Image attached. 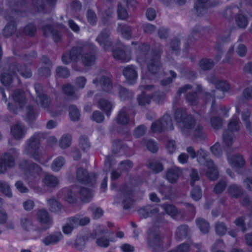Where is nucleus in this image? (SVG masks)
Wrapping results in <instances>:
<instances>
[{
	"label": "nucleus",
	"mask_w": 252,
	"mask_h": 252,
	"mask_svg": "<svg viewBox=\"0 0 252 252\" xmlns=\"http://www.w3.org/2000/svg\"><path fill=\"white\" fill-rule=\"evenodd\" d=\"M91 48L94 50V46L86 42H79L76 46L72 47L70 50L63 54L62 62L65 64H68L72 62L77 63L80 61L83 53Z\"/></svg>",
	"instance_id": "1"
},
{
	"label": "nucleus",
	"mask_w": 252,
	"mask_h": 252,
	"mask_svg": "<svg viewBox=\"0 0 252 252\" xmlns=\"http://www.w3.org/2000/svg\"><path fill=\"white\" fill-rule=\"evenodd\" d=\"M43 136L44 134L41 132L35 133L27 140L25 147V153L38 161H40L43 157L39 148L40 139Z\"/></svg>",
	"instance_id": "2"
},
{
	"label": "nucleus",
	"mask_w": 252,
	"mask_h": 252,
	"mask_svg": "<svg viewBox=\"0 0 252 252\" xmlns=\"http://www.w3.org/2000/svg\"><path fill=\"white\" fill-rule=\"evenodd\" d=\"M17 72L26 78H30L32 76V73L30 68L26 66H20L19 64L13 63L9 66L7 72H4L0 75V81L1 83L5 85L8 86L11 83L13 79V76H15Z\"/></svg>",
	"instance_id": "3"
},
{
	"label": "nucleus",
	"mask_w": 252,
	"mask_h": 252,
	"mask_svg": "<svg viewBox=\"0 0 252 252\" xmlns=\"http://www.w3.org/2000/svg\"><path fill=\"white\" fill-rule=\"evenodd\" d=\"M19 153L15 148H12L0 156V174H5L8 169L15 167Z\"/></svg>",
	"instance_id": "4"
},
{
	"label": "nucleus",
	"mask_w": 252,
	"mask_h": 252,
	"mask_svg": "<svg viewBox=\"0 0 252 252\" xmlns=\"http://www.w3.org/2000/svg\"><path fill=\"white\" fill-rule=\"evenodd\" d=\"M175 119L182 127V130L185 132L186 129H190L195 125V120L190 115H188L185 108L178 109L175 112Z\"/></svg>",
	"instance_id": "5"
},
{
	"label": "nucleus",
	"mask_w": 252,
	"mask_h": 252,
	"mask_svg": "<svg viewBox=\"0 0 252 252\" xmlns=\"http://www.w3.org/2000/svg\"><path fill=\"white\" fill-rule=\"evenodd\" d=\"M12 97L14 102L18 104L19 106L8 103L7 104L8 109L11 113L17 114L21 110L27 102V98L25 93L20 89H18L13 92Z\"/></svg>",
	"instance_id": "6"
},
{
	"label": "nucleus",
	"mask_w": 252,
	"mask_h": 252,
	"mask_svg": "<svg viewBox=\"0 0 252 252\" xmlns=\"http://www.w3.org/2000/svg\"><path fill=\"white\" fill-rule=\"evenodd\" d=\"M19 167L27 177L31 179L38 177L41 172V168L38 164L28 160L21 161Z\"/></svg>",
	"instance_id": "7"
},
{
	"label": "nucleus",
	"mask_w": 252,
	"mask_h": 252,
	"mask_svg": "<svg viewBox=\"0 0 252 252\" xmlns=\"http://www.w3.org/2000/svg\"><path fill=\"white\" fill-rule=\"evenodd\" d=\"M161 54V51L160 49H158V52H153L149 58L144 62L146 63L147 69L151 74L158 73L160 69V59Z\"/></svg>",
	"instance_id": "8"
},
{
	"label": "nucleus",
	"mask_w": 252,
	"mask_h": 252,
	"mask_svg": "<svg viewBox=\"0 0 252 252\" xmlns=\"http://www.w3.org/2000/svg\"><path fill=\"white\" fill-rule=\"evenodd\" d=\"M207 79L209 82L215 85L216 89L215 93H220L219 95L215 94L216 97L218 98L224 97L225 92L229 90V85L226 81L219 80L213 75L208 76Z\"/></svg>",
	"instance_id": "9"
},
{
	"label": "nucleus",
	"mask_w": 252,
	"mask_h": 252,
	"mask_svg": "<svg viewBox=\"0 0 252 252\" xmlns=\"http://www.w3.org/2000/svg\"><path fill=\"white\" fill-rule=\"evenodd\" d=\"M149 247L154 252H158L162 247V238L158 231H150L147 237Z\"/></svg>",
	"instance_id": "10"
},
{
	"label": "nucleus",
	"mask_w": 252,
	"mask_h": 252,
	"mask_svg": "<svg viewBox=\"0 0 252 252\" xmlns=\"http://www.w3.org/2000/svg\"><path fill=\"white\" fill-rule=\"evenodd\" d=\"M77 180L83 184L93 186L95 183L96 176L94 173L89 174L87 171L82 168H79L76 171Z\"/></svg>",
	"instance_id": "11"
},
{
	"label": "nucleus",
	"mask_w": 252,
	"mask_h": 252,
	"mask_svg": "<svg viewBox=\"0 0 252 252\" xmlns=\"http://www.w3.org/2000/svg\"><path fill=\"white\" fill-rule=\"evenodd\" d=\"M150 45L147 43H143L138 47L137 51V61L140 64L144 63L149 58L153 52H158V50H153L150 52Z\"/></svg>",
	"instance_id": "12"
},
{
	"label": "nucleus",
	"mask_w": 252,
	"mask_h": 252,
	"mask_svg": "<svg viewBox=\"0 0 252 252\" xmlns=\"http://www.w3.org/2000/svg\"><path fill=\"white\" fill-rule=\"evenodd\" d=\"M16 13V11H15L14 12H11L12 16L6 15L4 16L5 19L8 22V24L3 29V34L6 37H9L16 32V26L14 16H15Z\"/></svg>",
	"instance_id": "13"
},
{
	"label": "nucleus",
	"mask_w": 252,
	"mask_h": 252,
	"mask_svg": "<svg viewBox=\"0 0 252 252\" xmlns=\"http://www.w3.org/2000/svg\"><path fill=\"white\" fill-rule=\"evenodd\" d=\"M122 192V196L123 198V204H124V208L127 209L130 208L133 203L132 197L133 196L132 190L128 186L124 185L121 188Z\"/></svg>",
	"instance_id": "14"
},
{
	"label": "nucleus",
	"mask_w": 252,
	"mask_h": 252,
	"mask_svg": "<svg viewBox=\"0 0 252 252\" xmlns=\"http://www.w3.org/2000/svg\"><path fill=\"white\" fill-rule=\"evenodd\" d=\"M96 47L94 46V50L91 48L89 49L87 51L83 53L81 57L80 61L83 65L84 66H91L94 65L95 63L96 60V56L94 52L96 50Z\"/></svg>",
	"instance_id": "15"
},
{
	"label": "nucleus",
	"mask_w": 252,
	"mask_h": 252,
	"mask_svg": "<svg viewBox=\"0 0 252 252\" xmlns=\"http://www.w3.org/2000/svg\"><path fill=\"white\" fill-rule=\"evenodd\" d=\"M110 34V31L108 29H104L101 32L96 38V40L105 50H107L112 46L111 42L109 39Z\"/></svg>",
	"instance_id": "16"
},
{
	"label": "nucleus",
	"mask_w": 252,
	"mask_h": 252,
	"mask_svg": "<svg viewBox=\"0 0 252 252\" xmlns=\"http://www.w3.org/2000/svg\"><path fill=\"white\" fill-rule=\"evenodd\" d=\"M63 238V235L60 231H55L45 236L42 242L46 246L56 245Z\"/></svg>",
	"instance_id": "17"
},
{
	"label": "nucleus",
	"mask_w": 252,
	"mask_h": 252,
	"mask_svg": "<svg viewBox=\"0 0 252 252\" xmlns=\"http://www.w3.org/2000/svg\"><path fill=\"white\" fill-rule=\"evenodd\" d=\"M123 73L127 83L129 84H133L137 78V73L135 67L132 65H127L123 70Z\"/></svg>",
	"instance_id": "18"
},
{
	"label": "nucleus",
	"mask_w": 252,
	"mask_h": 252,
	"mask_svg": "<svg viewBox=\"0 0 252 252\" xmlns=\"http://www.w3.org/2000/svg\"><path fill=\"white\" fill-rule=\"evenodd\" d=\"M229 196L232 198L237 199L242 197L245 191L242 187L239 185L233 184L229 185L227 189Z\"/></svg>",
	"instance_id": "19"
},
{
	"label": "nucleus",
	"mask_w": 252,
	"mask_h": 252,
	"mask_svg": "<svg viewBox=\"0 0 252 252\" xmlns=\"http://www.w3.org/2000/svg\"><path fill=\"white\" fill-rule=\"evenodd\" d=\"M204 165L207 167V177L211 180H216L218 178V171L212 160H206Z\"/></svg>",
	"instance_id": "20"
},
{
	"label": "nucleus",
	"mask_w": 252,
	"mask_h": 252,
	"mask_svg": "<svg viewBox=\"0 0 252 252\" xmlns=\"http://www.w3.org/2000/svg\"><path fill=\"white\" fill-rule=\"evenodd\" d=\"M11 132L16 139H20L25 136L26 130L24 125L22 123L18 122L11 127Z\"/></svg>",
	"instance_id": "21"
},
{
	"label": "nucleus",
	"mask_w": 252,
	"mask_h": 252,
	"mask_svg": "<svg viewBox=\"0 0 252 252\" xmlns=\"http://www.w3.org/2000/svg\"><path fill=\"white\" fill-rule=\"evenodd\" d=\"M37 220L42 224L51 225L53 222L51 216L45 209H41L37 211L36 214Z\"/></svg>",
	"instance_id": "22"
},
{
	"label": "nucleus",
	"mask_w": 252,
	"mask_h": 252,
	"mask_svg": "<svg viewBox=\"0 0 252 252\" xmlns=\"http://www.w3.org/2000/svg\"><path fill=\"white\" fill-rule=\"evenodd\" d=\"M42 31L45 36H48L50 34L52 35V38L55 42H58L61 40V33L53 29V27L50 25H45L42 27Z\"/></svg>",
	"instance_id": "23"
},
{
	"label": "nucleus",
	"mask_w": 252,
	"mask_h": 252,
	"mask_svg": "<svg viewBox=\"0 0 252 252\" xmlns=\"http://www.w3.org/2000/svg\"><path fill=\"white\" fill-rule=\"evenodd\" d=\"M189 229L187 225H181L176 229L175 238L177 241H182L189 236Z\"/></svg>",
	"instance_id": "24"
},
{
	"label": "nucleus",
	"mask_w": 252,
	"mask_h": 252,
	"mask_svg": "<svg viewBox=\"0 0 252 252\" xmlns=\"http://www.w3.org/2000/svg\"><path fill=\"white\" fill-rule=\"evenodd\" d=\"M113 55L115 59L124 62L129 61L131 58L130 51L126 49L125 51L123 49L117 48L113 51Z\"/></svg>",
	"instance_id": "25"
},
{
	"label": "nucleus",
	"mask_w": 252,
	"mask_h": 252,
	"mask_svg": "<svg viewBox=\"0 0 252 252\" xmlns=\"http://www.w3.org/2000/svg\"><path fill=\"white\" fill-rule=\"evenodd\" d=\"M181 173L180 169L176 167H174L168 169L166 173V178L171 183L176 182Z\"/></svg>",
	"instance_id": "26"
},
{
	"label": "nucleus",
	"mask_w": 252,
	"mask_h": 252,
	"mask_svg": "<svg viewBox=\"0 0 252 252\" xmlns=\"http://www.w3.org/2000/svg\"><path fill=\"white\" fill-rule=\"evenodd\" d=\"M42 182L44 186L49 188H55L59 184L58 178L50 174H47L44 177Z\"/></svg>",
	"instance_id": "27"
},
{
	"label": "nucleus",
	"mask_w": 252,
	"mask_h": 252,
	"mask_svg": "<svg viewBox=\"0 0 252 252\" xmlns=\"http://www.w3.org/2000/svg\"><path fill=\"white\" fill-rule=\"evenodd\" d=\"M128 109L126 107L122 108L119 111L117 117L118 123L122 125H126L128 124L129 121L128 114Z\"/></svg>",
	"instance_id": "28"
},
{
	"label": "nucleus",
	"mask_w": 252,
	"mask_h": 252,
	"mask_svg": "<svg viewBox=\"0 0 252 252\" xmlns=\"http://www.w3.org/2000/svg\"><path fill=\"white\" fill-rule=\"evenodd\" d=\"M158 211L159 210L158 208H152L150 206H147L139 209L138 213L141 218H146L152 215L158 213Z\"/></svg>",
	"instance_id": "29"
},
{
	"label": "nucleus",
	"mask_w": 252,
	"mask_h": 252,
	"mask_svg": "<svg viewBox=\"0 0 252 252\" xmlns=\"http://www.w3.org/2000/svg\"><path fill=\"white\" fill-rule=\"evenodd\" d=\"M76 222L72 217L67 219L65 224L62 227L63 232L65 234L71 233L73 229L77 227Z\"/></svg>",
	"instance_id": "30"
},
{
	"label": "nucleus",
	"mask_w": 252,
	"mask_h": 252,
	"mask_svg": "<svg viewBox=\"0 0 252 252\" xmlns=\"http://www.w3.org/2000/svg\"><path fill=\"white\" fill-rule=\"evenodd\" d=\"M115 88L118 91L119 97L122 100H126L133 96L131 92L121 85L115 86Z\"/></svg>",
	"instance_id": "31"
},
{
	"label": "nucleus",
	"mask_w": 252,
	"mask_h": 252,
	"mask_svg": "<svg viewBox=\"0 0 252 252\" xmlns=\"http://www.w3.org/2000/svg\"><path fill=\"white\" fill-rule=\"evenodd\" d=\"M47 206L50 211L54 213L60 212L62 208V205L54 198L47 200Z\"/></svg>",
	"instance_id": "32"
},
{
	"label": "nucleus",
	"mask_w": 252,
	"mask_h": 252,
	"mask_svg": "<svg viewBox=\"0 0 252 252\" xmlns=\"http://www.w3.org/2000/svg\"><path fill=\"white\" fill-rule=\"evenodd\" d=\"M235 23L236 25L241 29H245L249 23L248 18L243 14H238L235 16Z\"/></svg>",
	"instance_id": "33"
},
{
	"label": "nucleus",
	"mask_w": 252,
	"mask_h": 252,
	"mask_svg": "<svg viewBox=\"0 0 252 252\" xmlns=\"http://www.w3.org/2000/svg\"><path fill=\"white\" fill-rule=\"evenodd\" d=\"M196 223L200 231L203 233H207L210 229V225L208 222L202 218L196 219Z\"/></svg>",
	"instance_id": "34"
},
{
	"label": "nucleus",
	"mask_w": 252,
	"mask_h": 252,
	"mask_svg": "<svg viewBox=\"0 0 252 252\" xmlns=\"http://www.w3.org/2000/svg\"><path fill=\"white\" fill-rule=\"evenodd\" d=\"M240 198L241 199L239 200L240 203L250 211V216L252 215V200L248 195L246 194H244Z\"/></svg>",
	"instance_id": "35"
},
{
	"label": "nucleus",
	"mask_w": 252,
	"mask_h": 252,
	"mask_svg": "<svg viewBox=\"0 0 252 252\" xmlns=\"http://www.w3.org/2000/svg\"><path fill=\"white\" fill-rule=\"evenodd\" d=\"M37 103L43 108H47L51 102V99L44 94H39L37 96Z\"/></svg>",
	"instance_id": "36"
},
{
	"label": "nucleus",
	"mask_w": 252,
	"mask_h": 252,
	"mask_svg": "<svg viewBox=\"0 0 252 252\" xmlns=\"http://www.w3.org/2000/svg\"><path fill=\"white\" fill-rule=\"evenodd\" d=\"M222 139L224 144L227 146L229 147L232 145L234 141V134L233 132L226 130L223 132Z\"/></svg>",
	"instance_id": "37"
},
{
	"label": "nucleus",
	"mask_w": 252,
	"mask_h": 252,
	"mask_svg": "<svg viewBox=\"0 0 252 252\" xmlns=\"http://www.w3.org/2000/svg\"><path fill=\"white\" fill-rule=\"evenodd\" d=\"M99 82L102 89L105 92H109L113 88L111 81L110 79L106 76H102Z\"/></svg>",
	"instance_id": "38"
},
{
	"label": "nucleus",
	"mask_w": 252,
	"mask_h": 252,
	"mask_svg": "<svg viewBox=\"0 0 252 252\" xmlns=\"http://www.w3.org/2000/svg\"><path fill=\"white\" fill-rule=\"evenodd\" d=\"M98 104L100 108L106 113L107 116H109L112 108L111 102L106 99H101L98 102Z\"/></svg>",
	"instance_id": "39"
},
{
	"label": "nucleus",
	"mask_w": 252,
	"mask_h": 252,
	"mask_svg": "<svg viewBox=\"0 0 252 252\" xmlns=\"http://www.w3.org/2000/svg\"><path fill=\"white\" fill-rule=\"evenodd\" d=\"M159 120L160 121L162 125H164L165 126V127H164V130H172L174 129L172 119L170 115L167 114H165L163 116L161 119H159Z\"/></svg>",
	"instance_id": "40"
},
{
	"label": "nucleus",
	"mask_w": 252,
	"mask_h": 252,
	"mask_svg": "<svg viewBox=\"0 0 252 252\" xmlns=\"http://www.w3.org/2000/svg\"><path fill=\"white\" fill-rule=\"evenodd\" d=\"M117 31L121 32L124 38L129 39L131 37V30L130 27L125 25L119 24Z\"/></svg>",
	"instance_id": "41"
},
{
	"label": "nucleus",
	"mask_w": 252,
	"mask_h": 252,
	"mask_svg": "<svg viewBox=\"0 0 252 252\" xmlns=\"http://www.w3.org/2000/svg\"><path fill=\"white\" fill-rule=\"evenodd\" d=\"M245 160L240 155H234L230 159V163L232 166L236 168H241L245 164Z\"/></svg>",
	"instance_id": "42"
},
{
	"label": "nucleus",
	"mask_w": 252,
	"mask_h": 252,
	"mask_svg": "<svg viewBox=\"0 0 252 252\" xmlns=\"http://www.w3.org/2000/svg\"><path fill=\"white\" fill-rule=\"evenodd\" d=\"M160 207L164 210L165 213L168 215L173 217L178 214V210L172 204H163L160 205Z\"/></svg>",
	"instance_id": "43"
},
{
	"label": "nucleus",
	"mask_w": 252,
	"mask_h": 252,
	"mask_svg": "<svg viewBox=\"0 0 252 252\" xmlns=\"http://www.w3.org/2000/svg\"><path fill=\"white\" fill-rule=\"evenodd\" d=\"M240 129L239 118L234 116L228 125V129L232 132L237 131Z\"/></svg>",
	"instance_id": "44"
},
{
	"label": "nucleus",
	"mask_w": 252,
	"mask_h": 252,
	"mask_svg": "<svg viewBox=\"0 0 252 252\" xmlns=\"http://www.w3.org/2000/svg\"><path fill=\"white\" fill-rule=\"evenodd\" d=\"M81 199L85 202H89L93 197L92 192L86 188H82L79 190Z\"/></svg>",
	"instance_id": "45"
},
{
	"label": "nucleus",
	"mask_w": 252,
	"mask_h": 252,
	"mask_svg": "<svg viewBox=\"0 0 252 252\" xmlns=\"http://www.w3.org/2000/svg\"><path fill=\"white\" fill-rule=\"evenodd\" d=\"M65 163V159L62 157H59L56 158L53 162L51 168L54 171H58L63 166Z\"/></svg>",
	"instance_id": "46"
},
{
	"label": "nucleus",
	"mask_w": 252,
	"mask_h": 252,
	"mask_svg": "<svg viewBox=\"0 0 252 252\" xmlns=\"http://www.w3.org/2000/svg\"><path fill=\"white\" fill-rule=\"evenodd\" d=\"M37 116V112L33 107L30 105H28L26 110V120L28 122L34 120Z\"/></svg>",
	"instance_id": "47"
},
{
	"label": "nucleus",
	"mask_w": 252,
	"mask_h": 252,
	"mask_svg": "<svg viewBox=\"0 0 252 252\" xmlns=\"http://www.w3.org/2000/svg\"><path fill=\"white\" fill-rule=\"evenodd\" d=\"M148 167L157 173L162 171L163 169L162 164L156 160H150L149 162Z\"/></svg>",
	"instance_id": "48"
},
{
	"label": "nucleus",
	"mask_w": 252,
	"mask_h": 252,
	"mask_svg": "<svg viewBox=\"0 0 252 252\" xmlns=\"http://www.w3.org/2000/svg\"><path fill=\"white\" fill-rule=\"evenodd\" d=\"M71 136L68 134H64L61 137L59 145L61 148L65 149L69 147L71 144Z\"/></svg>",
	"instance_id": "49"
},
{
	"label": "nucleus",
	"mask_w": 252,
	"mask_h": 252,
	"mask_svg": "<svg viewBox=\"0 0 252 252\" xmlns=\"http://www.w3.org/2000/svg\"><path fill=\"white\" fill-rule=\"evenodd\" d=\"M238 9L236 6H231L226 7L222 12V16L228 20L231 19L233 18V14L235 13Z\"/></svg>",
	"instance_id": "50"
},
{
	"label": "nucleus",
	"mask_w": 252,
	"mask_h": 252,
	"mask_svg": "<svg viewBox=\"0 0 252 252\" xmlns=\"http://www.w3.org/2000/svg\"><path fill=\"white\" fill-rule=\"evenodd\" d=\"M215 228L217 234L220 236H223L227 231V227L225 224L222 222L218 221L216 222Z\"/></svg>",
	"instance_id": "51"
},
{
	"label": "nucleus",
	"mask_w": 252,
	"mask_h": 252,
	"mask_svg": "<svg viewBox=\"0 0 252 252\" xmlns=\"http://www.w3.org/2000/svg\"><path fill=\"white\" fill-rule=\"evenodd\" d=\"M69 114L72 121H76L79 120L80 113L76 106L72 105L69 107Z\"/></svg>",
	"instance_id": "52"
},
{
	"label": "nucleus",
	"mask_w": 252,
	"mask_h": 252,
	"mask_svg": "<svg viewBox=\"0 0 252 252\" xmlns=\"http://www.w3.org/2000/svg\"><path fill=\"white\" fill-rule=\"evenodd\" d=\"M21 225L23 229L27 231H30L32 228V220L26 216L21 218L20 220Z\"/></svg>",
	"instance_id": "53"
},
{
	"label": "nucleus",
	"mask_w": 252,
	"mask_h": 252,
	"mask_svg": "<svg viewBox=\"0 0 252 252\" xmlns=\"http://www.w3.org/2000/svg\"><path fill=\"white\" fill-rule=\"evenodd\" d=\"M56 76L59 78H67L70 75L69 69L65 67L58 66L56 69Z\"/></svg>",
	"instance_id": "54"
},
{
	"label": "nucleus",
	"mask_w": 252,
	"mask_h": 252,
	"mask_svg": "<svg viewBox=\"0 0 252 252\" xmlns=\"http://www.w3.org/2000/svg\"><path fill=\"white\" fill-rule=\"evenodd\" d=\"M208 0H196L194 3V8L195 9L198 15L201 14L202 12L206 9V4Z\"/></svg>",
	"instance_id": "55"
},
{
	"label": "nucleus",
	"mask_w": 252,
	"mask_h": 252,
	"mask_svg": "<svg viewBox=\"0 0 252 252\" xmlns=\"http://www.w3.org/2000/svg\"><path fill=\"white\" fill-rule=\"evenodd\" d=\"M187 101L191 105H195L198 103V98L196 92H189L186 96Z\"/></svg>",
	"instance_id": "56"
},
{
	"label": "nucleus",
	"mask_w": 252,
	"mask_h": 252,
	"mask_svg": "<svg viewBox=\"0 0 252 252\" xmlns=\"http://www.w3.org/2000/svg\"><path fill=\"white\" fill-rule=\"evenodd\" d=\"M89 210L92 212L93 217L94 219L100 218L103 214V211L101 208L96 207L94 205H91L89 207Z\"/></svg>",
	"instance_id": "57"
},
{
	"label": "nucleus",
	"mask_w": 252,
	"mask_h": 252,
	"mask_svg": "<svg viewBox=\"0 0 252 252\" xmlns=\"http://www.w3.org/2000/svg\"><path fill=\"white\" fill-rule=\"evenodd\" d=\"M212 126L215 129H219L222 127L223 120L219 117L214 116L210 119Z\"/></svg>",
	"instance_id": "58"
},
{
	"label": "nucleus",
	"mask_w": 252,
	"mask_h": 252,
	"mask_svg": "<svg viewBox=\"0 0 252 252\" xmlns=\"http://www.w3.org/2000/svg\"><path fill=\"white\" fill-rule=\"evenodd\" d=\"M0 190L6 196L11 197L12 192L8 183L5 181H0Z\"/></svg>",
	"instance_id": "59"
},
{
	"label": "nucleus",
	"mask_w": 252,
	"mask_h": 252,
	"mask_svg": "<svg viewBox=\"0 0 252 252\" xmlns=\"http://www.w3.org/2000/svg\"><path fill=\"white\" fill-rule=\"evenodd\" d=\"M33 8L38 12H44L45 4L44 0H33Z\"/></svg>",
	"instance_id": "60"
},
{
	"label": "nucleus",
	"mask_w": 252,
	"mask_h": 252,
	"mask_svg": "<svg viewBox=\"0 0 252 252\" xmlns=\"http://www.w3.org/2000/svg\"><path fill=\"white\" fill-rule=\"evenodd\" d=\"M133 167V163L129 160L122 161L119 164V169L123 172L129 171Z\"/></svg>",
	"instance_id": "61"
},
{
	"label": "nucleus",
	"mask_w": 252,
	"mask_h": 252,
	"mask_svg": "<svg viewBox=\"0 0 252 252\" xmlns=\"http://www.w3.org/2000/svg\"><path fill=\"white\" fill-rule=\"evenodd\" d=\"M190 196L195 201L199 200L202 197V191L200 188L195 186L190 191Z\"/></svg>",
	"instance_id": "62"
},
{
	"label": "nucleus",
	"mask_w": 252,
	"mask_h": 252,
	"mask_svg": "<svg viewBox=\"0 0 252 252\" xmlns=\"http://www.w3.org/2000/svg\"><path fill=\"white\" fill-rule=\"evenodd\" d=\"M151 98L150 96L142 93L139 94L137 97V101L139 105L141 106H145L146 104H149L151 102Z\"/></svg>",
	"instance_id": "63"
},
{
	"label": "nucleus",
	"mask_w": 252,
	"mask_h": 252,
	"mask_svg": "<svg viewBox=\"0 0 252 252\" xmlns=\"http://www.w3.org/2000/svg\"><path fill=\"white\" fill-rule=\"evenodd\" d=\"M36 31V27L32 24H28L24 29V33L30 36L34 35Z\"/></svg>",
	"instance_id": "64"
}]
</instances>
